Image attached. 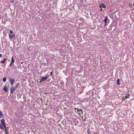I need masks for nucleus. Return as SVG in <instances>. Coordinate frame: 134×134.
I'll return each instance as SVG.
<instances>
[{
  "mask_svg": "<svg viewBox=\"0 0 134 134\" xmlns=\"http://www.w3.org/2000/svg\"><path fill=\"white\" fill-rule=\"evenodd\" d=\"M9 81L10 82V84L12 86H13V84L15 82V80L14 79L11 78H9Z\"/></svg>",
  "mask_w": 134,
  "mask_h": 134,
  "instance_id": "f257e3e1",
  "label": "nucleus"
},
{
  "mask_svg": "<svg viewBox=\"0 0 134 134\" xmlns=\"http://www.w3.org/2000/svg\"><path fill=\"white\" fill-rule=\"evenodd\" d=\"M15 89L14 88L11 87L10 88V93L12 94L14 93V92L15 91Z\"/></svg>",
  "mask_w": 134,
  "mask_h": 134,
  "instance_id": "f03ea898",
  "label": "nucleus"
},
{
  "mask_svg": "<svg viewBox=\"0 0 134 134\" xmlns=\"http://www.w3.org/2000/svg\"><path fill=\"white\" fill-rule=\"evenodd\" d=\"M48 77V76H45L44 77H42L41 78V81H45Z\"/></svg>",
  "mask_w": 134,
  "mask_h": 134,
  "instance_id": "7ed1b4c3",
  "label": "nucleus"
},
{
  "mask_svg": "<svg viewBox=\"0 0 134 134\" xmlns=\"http://www.w3.org/2000/svg\"><path fill=\"white\" fill-rule=\"evenodd\" d=\"M99 7L100 8H106V6L104 5V4H103L100 5ZM100 10L101 11L102 10V9L101 8Z\"/></svg>",
  "mask_w": 134,
  "mask_h": 134,
  "instance_id": "20e7f679",
  "label": "nucleus"
},
{
  "mask_svg": "<svg viewBox=\"0 0 134 134\" xmlns=\"http://www.w3.org/2000/svg\"><path fill=\"white\" fill-rule=\"evenodd\" d=\"M1 121L2 124V126L3 127V126H4V125H5V122L3 119H1Z\"/></svg>",
  "mask_w": 134,
  "mask_h": 134,
  "instance_id": "39448f33",
  "label": "nucleus"
},
{
  "mask_svg": "<svg viewBox=\"0 0 134 134\" xmlns=\"http://www.w3.org/2000/svg\"><path fill=\"white\" fill-rule=\"evenodd\" d=\"M3 89L4 90V91L6 92H7L8 91V87L6 86H5L3 88Z\"/></svg>",
  "mask_w": 134,
  "mask_h": 134,
  "instance_id": "423d86ee",
  "label": "nucleus"
},
{
  "mask_svg": "<svg viewBox=\"0 0 134 134\" xmlns=\"http://www.w3.org/2000/svg\"><path fill=\"white\" fill-rule=\"evenodd\" d=\"M107 17L106 16L105 18V19L104 20H103V21L104 22L105 24L104 25V26H105V25H106V23L107 22Z\"/></svg>",
  "mask_w": 134,
  "mask_h": 134,
  "instance_id": "0eeeda50",
  "label": "nucleus"
},
{
  "mask_svg": "<svg viewBox=\"0 0 134 134\" xmlns=\"http://www.w3.org/2000/svg\"><path fill=\"white\" fill-rule=\"evenodd\" d=\"M77 111L78 112H79L80 113H81V114H82L83 113V111L81 109H77Z\"/></svg>",
  "mask_w": 134,
  "mask_h": 134,
  "instance_id": "6e6552de",
  "label": "nucleus"
},
{
  "mask_svg": "<svg viewBox=\"0 0 134 134\" xmlns=\"http://www.w3.org/2000/svg\"><path fill=\"white\" fill-rule=\"evenodd\" d=\"M12 64H14V59L13 58V57H12Z\"/></svg>",
  "mask_w": 134,
  "mask_h": 134,
  "instance_id": "1a4fd4ad",
  "label": "nucleus"
},
{
  "mask_svg": "<svg viewBox=\"0 0 134 134\" xmlns=\"http://www.w3.org/2000/svg\"><path fill=\"white\" fill-rule=\"evenodd\" d=\"M8 60L7 59H4L1 62V63H4L5 61L6 60Z\"/></svg>",
  "mask_w": 134,
  "mask_h": 134,
  "instance_id": "9d476101",
  "label": "nucleus"
},
{
  "mask_svg": "<svg viewBox=\"0 0 134 134\" xmlns=\"http://www.w3.org/2000/svg\"><path fill=\"white\" fill-rule=\"evenodd\" d=\"M3 114L1 111H0V118H2L3 117Z\"/></svg>",
  "mask_w": 134,
  "mask_h": 134,
  "instance_id": "9b49d317",
  "label": "nucleus"
},
{
  "mask_svg": "<svg viewBox=\"0 0 134 134\" xmlns=\"http://www.w3.org/2000/svg\"><path fill=\"white\" fill-rule=\"evenodd\" d=\"M19 83H17L15 86L14 87L15 89L18 87V86L19 85Z\"/></svg>",
  "mask_w": 134,
  "mask_h": 134,
  "instance_id": "f8f14e48",
  "label": "nucleus"
},
{
  "mask_svg": "<svg viewBox=\"0 0 134 134\" xmlns=\"http://www.w3.org/2000/svg\"><path fill=\"white\" fill-rule=\"evenodd\" d=\"M117 83L118 85H120V79H118L117 80Z\"/></svg>",
  "mask_w": 134,
  "mask_h": 134,
  "instance_id": "ddd939ff",
  "label": "nucleus"
},
{
  "mask_svg": "<svg viewBox=\"0 0 134 134\" xmlns=\"http://www.w3.org/2000/svg\"><path fill=\"white\" fill-rule=\"evenodd\" d=\"M6 79L7 78L6 77H5L3 79L2 81L3 82H5L6 81Z\"/></svg>",
  "mask_w": 134,
  "mask_h": 134,
  "instance_id": "4468645a",
  "label": "nucleus"
},
{
  "mask_svg": "<svg viewBox=\"0 0 134 134\" xmlns=\"http://www.w3.org/2000/svg\"><path fill=\"white\" fill-rule=\"evenodd\" d=\"M125 97H126V98H128L130 97V95L129 94H127L126 95Z\"/></svg>",
  "mask_w": 134,
  "mask_h": 134,
  "instance_id": "2eb2a0df",
  "label": "nucleus"
},
{
  "mask_svg": "<svg viewBox=\"0 0 134 134\" xmlns=\"http://www.w3.org/2000/svg\"><path fill=\"white\" fill-rule=\"evenodd\" d=\"M12 36H13V35H11V34H9V37L10 38L12 39Z\"/></svg>",
  "mask_w": 134,
  "mask_h": 134,
  "instance_id": "dca6fc26",
  "label": "nucleus"
},
{
  "mask_svg": "<svg viewBox=\"0 0 134 134\" xmlns=\"http://www.w3.org/2000/svg\"><path fill=\"white\" fill-rule=\"evenodd\" d=\"M5 131L4 132L5 133H6V134H8V131H7V129H5Z\"/></svg>",
  "mask_w": 134,
  "mask_h": 134,
  "instance_id": "f3484780",
  "label": "nucleus"
},
{
  "mask_svg": "<svg viewBox=\"0 0 134 134\" xmlns=\"http://www.w3.org/2000/svg\"><path fill=\"white\" fill-rule=\"evenodd\" d=\"M10 33L12 34H14V33H13V31L12 30H10Z\"/></svg>",
  "mask_w": 134,
  "mask_h": 134,
  "instance_id": "a211bd4d",
  "label": "nucleus"
},
{
  "mask_svg": "<svg viewBox=\"0 0 134 134\" xmlns=\"http://www.w3.org/2000/svg\"><path fill=\"white\" fill-rule=\"evenodd\" d=\"M0 128L1 129H3V127H2L1 125V123H0Z\"/></svg>",
  "mask_w": 134,
  "mask_h": 134,
  "instance_id": "6ab92c4d",
  "label": "nucleus"
},
{
  "mask_svg": "<svg viewBox=\"0 0 134 134\" xmlns=\"http://www.w3.org/2000/svg\"><path fill=\"white\" fill-rule=\"evenodd\" d=\"M10 1L11 3H14V1L13 0H10Z\"/></svg>",
  "mask_w": 134,
  "mask_h": 134,
  "instance_id": "aec40b11",
  "label": "nucleus"
},
{
  "mask_svg": "<svg viewBox=\"0 0 134 134\" xmlns=\"http://www.w3.org/2000/svg\"><path fill=\"white\" fill-rule=\"evenodd\" d=\"M126 97H125V96H124L123 97V98L124 99V100H125V99H126Z\"/></svg>",
  "mask_w": 134,
  "mask_h": 134,
  "instance_id": "412c9836",
  "label": "nucleus"
},
{
  "mask_svg": "<svg viewBox=\"0 0 134 134\" xmlns=\"http://www.w3.org/2000/svg\"><path fill=\"white\" fill-rule=\"evenodd\" d=\"M12 64H12V62H11L10 64H9V66L10 67L12 66Z\"/></svg>",
  "mask_w": 134,
  "mask_h": 134,
  "instance_id": "4be33fe9",
  "label": "nucleus"
},
{
  "mask_svg": "<svg viewBox=\"0 0 134 134\" xmlns=\"http://www.w3.org/2000/svg\"><path fill=\"white\" fill-rule=\"evenodd\" d=\"M3 127H4V129H6V126L5 125H4V126H3Z\"/></svg>",
  "mask_w": 134,
  "mask_h": 134,
  "instance_id": "5701e85b",
  "label": "nucleus"
},
{
  "mask_svg": "<svg viewBox=\"0 0 134 134\" xmlns=\"http://www.w3.org/2000/svg\"><path fill=\"white\" fill-rule=\"evenodd\" d=\"M50 74L51 75H52V72H50Z\"/></svg>",
  "mask_w": 134,
  "mask_h": 134,
  "instance_id": "b1692460",
  "label": "nucleus"
},
{
  "mask_svg": "<svg viewBox=\"0 0 134 134\" xmlns=\"http://www.w3.org/2000/svg\"><path fill=\"white\" fill-rule=\"evenodd\" d=\"M15 35H13V36H12V38H13V37H15Z\"/></svg>",
  "mask_w": 134,
  "mask_h": 134,
  "instance_id": "393cba45",
  "label": "nucleus"
},
{
  "mask_svg": "<svg viewBox=\"0 0 134 134\" xmlns=\"http://www.w3.org/2000/svg\"><path fill=\"white\" fill-rule=\"evenodd\" d=\"M2 56V55L0 53V57H1Z\"/></svg>",
  "mask_w": 134,
  "mask_h": 134,
  "instance_id": "a878e982",
  "label": "nucleus"
},
{
  "mask_svg": "<svg viewBox=\"0 0 134 134\" xmlns=\"http://www.w3.org/2000/svg\"><path fill=\"white\" fill-rule=\"evenodd\" d=\"M93 95H94V94H92V95H91V96L92 97V96H93Z\"/></svg>",
  "mask_w": 134,
  "mask_h": 134,
  "instance_id": "bb28decb",
  "label": "nucleus"
},
{
  "mask_svg": "<svg viewBox=\"0 0 134 134\" xmlns=\"http://www.w3.org/2000/svg\"><path fill=\"white\" fill-rule=\"evenodd\" d=\"M132 4H133V5H134V3H133Z\"/></svg>",
  "mask_w": 134,
  "mask_h": 134,
  "instance_id": "cd10ccee",
  "label": "nucleus"
},
{
  "mask_svg": "<svg viewBox=\"0 0 134 134\" xmlns=\"http://www.w3.org/2000/svg\"><path fill=\"white\" fill-rule=\"evenodd\" d=\"M67 79H67V78H66V80H67Z\"/></svg>",
  "mask_w": 134,
  "mask_h": 134,
  "instance_id": "c85d7f7f",
  "label": "nucleus"
}]
</instances>
